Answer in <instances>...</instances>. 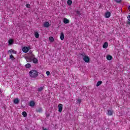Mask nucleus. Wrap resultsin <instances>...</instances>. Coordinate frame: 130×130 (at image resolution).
<instances>
[{"instance_id": "obj_1", "label": "nucleus", "mask_w": 130, "mask_h": 130, "mask_svg": "<svg viewBox=\"0 0 130 130\" xmlns=\"http://www.w3.org/2000/svg\"><path fill=\"white\" fill-rule=\"evenodd\" d=\"M29 76L31 78H36L38 76V72L36 70H31L29 72Z\"/></svg>"}, {"instance_id": "obj_2", "label": "nucleus", "mask_w": 130, "mask_h": 130, "mask_svg": "<svg viewBox=\"0 0 130 130\" xmlns=\"http://www.w3.org/2000/svg\"><path fill=\"white\" fill-rule=\"evenodd\" d=\"M34 58V55L33 54H31V55H29L28 56H27L25 57V59L27 62H30L32 61V60Z\"/></svg>"}, {"instance_id": "obj_3", "label": "nucleus", "mask_w": 130, "mask_h": 130, "mask_svg": "<svg viewBox=\"0 0 130 130\" xmlns=\"http://www.w3.org/2000/svg\"><path fill=\"white\" fill-rule=\"evenodd\" d=\"M83 60H84L85 62H89L90 61V58L88 56H84L83 57Z\"/></svg>"}, {"instance_id": "obj_4", "label": "nucleus", "mask_w": 130, "mask_h": 130, "mask_svg": "<svg viewBox=\"0 0 130 130\" xmlns=\"http://www.w3.org/2000/svg\"><path fill=\"white\" fill-rule=\"evenodd\" d=\"M22 51H23V52H25V53H27V52L29 51V48L27 47H23L22 48Z\"/></svg>"}, {"instance_id": "obj_5", "label": "nucleus", "mask_w": 130, "mask_h": 130, "mask_svg": "<svg viewBox=\"0 0 130 130\" xmlns=\"http://www.w3.org/2000/svg\"><path fill=\"white\" fill-rule=\"evenodd\" d=\"M111 15V13L110 12H107L105 14V18H109Z\"/></svg>"}, {"instance_id": "obj_6", "label": "nucleus", "mask_w": 130, "mask_h": 130, "mask_svg": "<svg viewBox=\"0 0 130 130\" xmlns=\"http://www.w3.org/2000/svg\"><path fill=\"white\" fill-rule=\"evenodd\" d=\"M113 114V110H108V115L111 116Z\"/></svg>"}, {"instance_id": "obj_7", "label": "nucleus", "mask_w": 130, "mask_h": 130, "mask_svg": "<svg viewBox=\"0 0 130 130\" xmlns=\"http://www.w3.org/2000/svg\"><path fill=\"white\" fill-rule=\"evenodd\" d=\"M49 26H50V24H49V22H44V27H45V28H48V27H49Z\"/></svg>"}, {"instance_id": "obj_8", "label": "nucleus", "mask_w": 130, "mask_h": 130, "mask_svg": "<svg viewBox=\"0 0 130 130\" xmlns=\"http://www.w3.org/2000/svg\"><path fill=\"white\" fill-rule=\"evenodd\" d=\"M29 106L31 107H34L35 106V102L33 101H30L29 102Z\"/></svg>"}, {"instance_id": "obj_9", "label": "nucleus", "mask_w": 130, "mask_h": 130, "mask_svg": "<svg viewBox=\"0 0 130 130\" xmlns=\"http://www.w3.org/2000/svg\"><path fill=\"white\" fill-rule=\"evenodd\" d=\"M58 111L61 112L62 111V104H59L58 105Z\"/></svg>"}, {"instance_id": "obj_10", "label": "nucleus", "mask_w": 130, "mask_h": 130, "mask_svg": "<svg viewBox=\"0 0 130 130\" xmlns=\"http://www.w3.org/2000/svg\"><path fill=\"white\" fill-rule=\"evenodd\" d=\"M32 61L34 63H37L38 62V59L35 58V57L34 56V58H32Z\"/></svg>"}, {"instance_id": "obj_11", "label": "nucleus", "mask_w": 130, "mask_h": 130, "mask_svg": "<svg viewBox=\"0 0 130 130\" xmlns=\"http://www.w3.org/2000/svg\"><path fill=\"white\" fill-rule=\"evenodd\" d=\"M63 23L64 24H69L70 23V20L67 18H64L63 19Z\"/></svg>"}, {"instance_id": "obj_12", "label": "nucleus", "mask_w": 130, "mask_h": 130, "mask_svg": "<svg viewBox=\"0 0 130 130\" xmlns=\"http://www.w3.org/2000/svg\"><path fill=\"white\" fill-rule=\"evenodd\" d=\"M9 45H12V44H14V40L10 39L8 41Z\"/></svg>"}, {"instance_id": "obj_13", "label": "nucleus", "mask_w": 130, "mask_h": 130, "mask_svg": "<svg viewBox=\"0 0 130 130\" xmlns=\"http://www.w3.org/2000/svg\"><path fill=\"white\" fill-rule=\"evenodd\" d=\"M60 39L61 40H63V39H64V35L63 34V32H61L60 36Z\"/></svg>"}, {"instance_id": "obj_14", "label": "nucleus", "mask_w": 130, "mask_h": 130, "mask_svg": "<svg viewBox=\"0 0 130 130\" xmlns=\"http://www.w3.org/2000/svg\"><path fill=\"white\" fill-rule=\"evenodd\" d=\"M49 41H50L51 43H52V42H53V41H54V39L53 37H50L49 38Z\"/></svg>"}, {"instance_id": "obj_15", "label": "nucleus", "mask_w": 130, "mask_h": 130, "mask_svg": "<svg viewBox=\"0 0 130 130\" xmlns=\"http://www.w3.org/2000/svg\"><path fill=\"white\" fill-rule=\"evenodd\" d=\"M107 59H108V60H111V59H112V56L110 55H108L107 56Z\"/></svg>"}, {"instance_id": "obj_16", "label": "nucleus", "mask_w": 130, "mask_h": 130, "mask_svg": "<svg viewBox=\"0 0 130 130\" xmlns=\"http://www.w3.org/2000/svg\"><path fill=\"white\" fill-rule=\"evenodd\" d=\"M108 46V43L107 42H105L103 45V48H106Z\"/></svg>"}, {"instance_id": "obj_17", "label": "nucleus", "mask_w": 130, "mask_h": 130, "mask_svg": "<svg viewBox=\"0 0 130 130\" xmlns=\"http://www.w3.org/2000/svg\"><path fill=\"white\" fill-rule=\"evenodd\" d=\"M19 99H15L14 100V104H18V103H19Z\"/></svg>"}, {"instance_id": "obj_18", "label": "nucleus", "mask_w": 130, "mask_h": 130, "mask_svg": "<svg viewBox=\"0 0 130 130\" xmlns=\"http://www.w3.org/2000/svg\"><path fill=\"white\" fill-rule=\"evenodd\" d=\"M25 68L27 69H29V68H31V64L30 63H27L25 65Z\"/></svg>"}, {"instance_id": "obj_19", "label": "nucleus", "mask_w": 130, "mask_h": 130, "mask_svg": "<svg viewBox=\"0 0 130 130\" xmlns=\"http://www.w3.org/2000/svg\"><path fill=\"white\" fill-rule=\"evenodd\" d=\"M22 114L24 117H27V113L25 111L23 112Z\"/></svg>"}, {"instance_id": "obj_20", "label": "nucleus", "mask_w": 130, "mask_h": 130, "mask_svg": "<svg viewBox=\"0 0 130 130\" xmlns=\"http://www.w3.org/2000/svg\"><path fill=\"white\" fill-rule=\"evenodd\" d=\"M35 36L36 38H39V34H38L37 32H35Z\"/></svg>"}, {"instance_id": "obj_21", "label": "nucleus", "mask_w": 130, "mask_h": 130, "mask_svg": "<svg viewBox=\"0 0 130 130\" xmlns=\"http://www.w3.org/2000/svg\"><path fill=\"white\" fill-rule=\"evenodd\" d=\"M102 84V81H98L96 83V86L99 87V86H100V85H101Z\"/></svg>"}, {"instance_id": "obj_22", "label": "nucleus", "mask_w": 130, "mask_h": 130, "mask_svg": "<svg viewBox=\"0 0 130 130\" xmlns=\"http://www.w3.org/2000/svg\"><path fill=\"white\" fill-rule=\"evenodd\" d=\"M37 112H42V108H39L37 110Z\"/></svg>"}, {"instance_id": "obj_23", "label": "nucleus", "mask_w": 130, "mask_h": 130, "mask_svg": "<svg viewBox=\"0 0 130 130\" xmlns=\"http://www.w3.org/2000/svg\"><path fill=\"white\" fill-rule=\"evenodd\" d=\"M72 0H68L67 2L68 5H69V6H71V5H72Z\"/></svg>"}, {"instance_id": "obj_24", "label": "nucleus", "mask_w": 130, "mask_h": 130, "mask_svg": "<svg viewBox=\"0 0 130 130\" xmlns=\"http://www.w3.org/2000/svg\"><path fill=\"white\" fill-rule=\"evenodd\" d=\"M10 59H12V60H14V59H15V57H14V56H13V55H11L10 56Z\"/></svg>"}, {"instance_id": "obj_25", "label": "nucleus", "mask_w": 130, "mask_h": 130, "mask_svg": "<svg viewBox=\"0 0 130 130\" xmlns=\"http://www.w3.org/2000/svg\"><path fill=\"white\" fill-rule=\"evenodd\" d=\"M43 90V87H40L38 89V91H39V92H41V91H42Z\"/></svg>"}, {"instance_id": "obj_26", "label": "nucleus", "mask_w": 130, "mask_h": 130, "mask_svg": "<svg viewBox=\"0 0 130 130\" xmlns=\"http://www.w3.org/2000/svg\"><path fill=\"white\" fill-rule=\"evenodd\" d=\"M9 51H13L12 53H14V54H16V53H17V52L13 49L10 50Z\"/></svg>"}, {"instance_id": "obj_27", "label": "nucleus", "mask_w": 130, "mask_h": 130, "mask_svg": "<svg viewBox=\"0 0 130 130\" xmlns=\"http://www.w3.org/2000/svg\"><path fill=\"white\" fill-rule=\"evenodd\" d=\"M81 101H82L81 100H78L77 101V103H79V104H80L81 103Z\"/></svg>"}, {"instance_id": "obj_28", "label": "nucleus", "mask_w": 130, "mask_h": 130, "mask_svg": "<svg viewBox=\"0 0 130 130\" xmlns=\"http://www.w3.org/2000/svg\"><path fill=\"white\" fill-rule=\"evenodd\" d=\"M46 75L47 76H49L50 75V72L49 71H47Z\"/></svg>"}, {"instance_id": "obj_29", "label": "nucleus", "mask_w": 130, "mask_h": 130, "mask_svg": "<svg viewBox=\"0 0 130 130\" xmlns=\"http://www.w3.org/2000/svg\"><path fill=\"white\" fill-rule=\"evenodd\" d=\"M114 1L116 3H120V2H121V0H114Z\"/></svg>"}, {"instance_id": "obj_30", "label": "nucleus", "mask_w": 130, "mask_h": 130, "mask_svg": "<svg viewBox=\"0 0 130 130\" xmlns=\"http://www.w3.org/2000/svg\"><path fill=\"white\" fill-rule=\"evenodd\" d=\"M26 8H30V4H26Z\"/></svg>"}, {"instance_id": "obj_31", "label": "nucleus", "mask_w": 130, "mask_h": 130, "mask_svg": "<svg viewBox=\"0 0 130 130\" xmlns=\"http://www.w3.org/2000/svg\"><path fill=\"white\" fill-rule=\"evenodd\" d=\"M127 19L128 20V21H130V15H128L127 17Z\"/></svg>"}, {"instance_id": "obj_32", "label": "nucleus", "mask_w": 130, "mask_h": 130, "mask_svg": "<svg viewBox=\"0 0 130 130\" xmlns=\"http://www.w3.org/2000/svg\"><path fill=\"white\" fill-rule=\"evenodd\" d=\"M8 53H13V51H10V50H9Z\"/></svg>"}, {"instance_id": "obj_33", "label": "nucleus", "mask_w": 130, "mask_h": 130, "mask_svg": "<svg viewBox=\"0 0 130 130\" xmlns=\"http://www.w3.org/2000/svg\"><path fill=\"white\" fill-rule=\"evenodd\" d=\"M43 130H47L46 128H44V127H43Z\"/></svg>"}, {"instance_id": "obj_34", "label": "nucleus", "mask_w": 130, "mask_h": 130, "mask_svg": "<svg viewBox=\"0 0 130 130\" xmlns=\"http://www.w3.org/2000/svg\"><path fill=\"white\" fill-rule=\"evenodd\" d=\"M77 13L78 15H80V11H77Z\"/></svg>"}, {"instance_id": "obj_35", "label": "nucleus", "mask_w": 130, "mask_h": 130, "mask_svg": "<svg viewBox=\"0 0 130 130\" xmlns=\"http://www.w3.org/2000/svg\"><path fill=\"white\" fill-rule=\"evenodd\" d=\"M128 9L129 11H130V6H129Z\"/></svg>"}, {"instance_id": "obj_36", "label": "nucleus", "mask_w": 130, "mask_h": 130, "mask_svg": "<svg viewBox=\"0 0 130 130\" xmlns=\"http://www.w3.org/2000/svg\"><path fill=\"white\" fill-rule=\"evenodd\" d=\"M46 116H47H47H48V115H46Z\"/></svg>"}]
</instances>
